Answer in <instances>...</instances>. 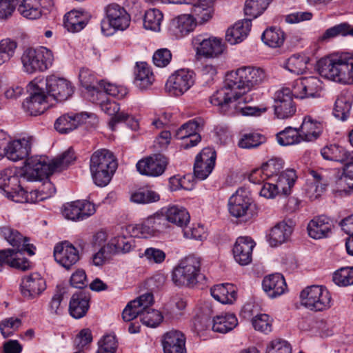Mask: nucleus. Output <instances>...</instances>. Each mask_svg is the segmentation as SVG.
<instances>
[{"mask_svg": "<svg viewBox=\"0 0 353 353\" xmlns=\"http://www.w3.org/2000/svg\"><path fill=\"white\" fill-rule=\"evenodd\" d=\"M252 98L248 94L232 92L225 90H217L210 99V103L217 107V110L223 114L232 116L241 114L244 116H260L266 112L265 108L245 105Z\"/></svg>", "mask_w": 353, "mask_h": 353, "instance_id": "f257e3e1", "label": "nucleus"}, {"mask_svg": "<svg viewBox=\"0 0 353 353\" xmlns=\"http://www.w3.org/2000/svg\"><path fill=\"white\" fill-rule=\"evenodd\" d=\"M318 71L325 79L342 83H353V55L343 53L321 59Z\"/></svg>", "mask_w": 353, "mask_h": 353, "instance_id": "f03ea898", "label": "nucleus"}, {"mask_svg": "<svg viewBox=\"0 0 353 353\" xmlns=\"http://www.w3.org/2000/svg\"><path fill=\"white\" fill-rule=\"evenodd\" d=\"M265 77V71L260 68L241 67L227 74L225 85L219 90L227 89L229 92L247 94L248 92L263 82Z\"/></svg>", "mask_w": 353, "mask_h": 353, "instance_id": "7ed1b4c3", "label": "nucleus"}, {"mask_svg": "<svg viewBox=\"0 0 353 353\" xmlns=\"http://www.w3.org/2000/svg\"><path fill=\"white\" fill-rule=\"evenodd\" d=\"M154 303L152 293H145L128 303L123 311L122 317L125 321H130L138 316L143 325L149 327H156L159 325L163 319L161 313L154 309L150 308Z\"/></svg>", "mask_w": 353, "mask_h": 353, "instance_id": "20e7f679", "label": "nucleus"}, {"mask_svg": "<svg viewBox=\"0 0 353 353\" xmlns=\"http://www.w3.org/2000/svg\"><path fill=\"white\" fill-rule=\"evenodd\" d=\"M117 168L116 159L108 150H97L90 157L91 176L94 183L99 187H105L110 182Z\"/></svg>", "mask_w": 353, "mask_h": 353, "instance_id": "39448f33", "label": "nucleus"}, {"mask_svg": "<svg viewBox=\"0 0 353 353\" xmlns=\"http://www.w3.org/2000/svg\"><path fill=\"white\" fill-rule=\"evenodd\" d=\"M201 258L188 255L179 261L172 272V281L178 287L193 288L205 276L201 272Z\"/></svg>", "mask_w": 353, "mask_h": 353, "instance_id": "423d86ee", "label": "nucleus"}, {"mask_svg": "<svg viewBox=\"0 0 353 353\" xmlns=\"http://www.w3.org/2000/svg\"><path fill=\"white\" fill-rule=\"evenodd\" d=\"M21 61L24 72L32 74L47 70L52 66L54 57L52 51L43 46L25 50Z\"/></svg>", "mask_w": 353, "mask_h": 353, "instance_id": "0eeeda50", "label": "nucleus"}, {"mask_svg": "<svg viewBox=\"0 0 353 353\" xmlns=\"http://www.w3.org/2000/svg\"><path fill=\"white\" fill-rule=\"evenodd\" d=\"M37 78L31 81L27 89L30 96L25 99L22 106L26 114L30 116H37L43 113L49 107V96L44 90L43 82H38Z\"/></svg>", "mask_w": 353, "mask_h": 353, "instance_id": "6e6552de", "label": "nucleus"}, {"mask_svg": "<svg viewBox=\"0 0 353 353\" xmlns=\"http://www.w3.org/2000/svg\"><path fill=\"white\" fill-rule=\"evenodd\" d=\"M26 162V170L20 173V177L27 182L46 179L55 172L52 161L46 156L31 157Z\"/></svg>", "mask_w": 353, "mask_h": 353, "instance_id": "1a4fd4ad", "label": "nucleus"}, {"mask_svg": "<svg viewBox=\"0 0 353 353\" xmlns=\"http://www.w3.org/2000/svg\"><path fill=\"white\" fill-rule=\"evenodd\" d=\"M301 304L313 311H323L331 306V295L323 285H311L303 290L300 294Z\"/></svg>", "mask_w": 353, "mask_h": 353, "instance_id": "9d476101", "label": "nucleus"}, {"mask_svg": "<svg viewBox=\"0 0 353 353\" xmlns=\"http://www.w3.org/2000/svg\"><path fill=\"white\" fill-rule=\"evenodd\" d=\"M37 78L39 83L43 82V89L49 99L52 98L58 102H63L70 98L74 92L72 83L64 78L55 75L48 76L46 79L41 77Z\"/></svg>", "mask_w": 353, "mask_h": 353, "instance_id": "9b49d317", "label": "nucleus"}, {"mask_svg": "<svg viewBox=\"0 0 353 353\" xmlns=\"http://www.w3.org/2000/svg\"><path fill=\"white\" fill-rule=\"evenodd\" d=\"M291 90L295 99L319 98L323 90V82L314 76L301 77L293 82Z\"/></svg>", "mask_w": 353, "mask_h": 353, "instance_id": "f8f14e48", "label": "nucleus"}, {"mask_svg": "<svg viewBox=\"0 0 353 353\" xmlns=\"http://www.w3.org/2000/svg\"><path fill=\"white\" fill-rule=\"evenodd\" d=\"M105 14L108 21L101 22V31L108 35V27H112L114 30H123L130 25V16L125 8L120 5L112 3L105 8Z\"/></svg>", "mask_w": 353, "mask_h": 353, "instance_id": "ddd939ff", "label": "nucleus"}, {"mask_svg": "<svg viewBox=\"0 0 353 353\" xmlns=\"http://www.w3.org/2000/svg\"><path fill=\"white\" fill-rule=\"evenodd\" d=\"M252 200L248 192L245 189L239 188L233 194L228 201V210L230 214L234 217H245V219L252 216Z\"/></svg>", "mask_w": 353, "mask_h": 353, "instance_id": "4468645a", "label": "nucleus"}, {"mask_svg": "<svg viewBox=\"0 0 353 353\" xmlns=\"http://www.w3.org/2000/svg\"><path fill=\"white\" fill-rule=\"evenodd\" d=\"M194 83V72L182 69L177 70L168 78L165 89L174 96H181L187 92Z\"/></svg>", "mask_w": 353, "mask_h": 353, "instance_id": "2eb2a0df", "label": "nucleus"}, {"mask_svg": "<svg viewBox=\"0 0 353 353\" xmlns=\"http://www.w3.org/2000/svg\"><path fill=\"white\" fill-rule=\"evenodd\" d=\"M196 54L205 57H216L221 54L225 49L221 39L210 38L207 35L199 34L192 41Z\"/></svg>", "mask_w": 353, "mask_h": 353, "instance_id": "dca6fc26", "label": "nucleus"}, {"mask_svg": "<svg viewBox=\"0 0 353 353\" xmlns=\"http://www.w3.org/2000/svg\"><path fill=\"white\" fill-rule=\"evenodd\" d=\"M292 92L289 88H283L276 92L274 96V113L279 119H287L296 112Z\"/></svg>", "mask_w": 353, "mask_h": 353, "instance_id": "f3484780", "label": "nucleus"}, {"mask_svg": "<svg viewBox=\"0 0 353 353\" xmlns=\"http://www.w3.org/2000/svg\"><path fill=\"white\" fill-rule=\"evenodd\" d=\"M167 165L166 157L161 154H155L139 160L136 167L141 174L156 177L165 172Z\"/></svg>", "mask_w": 353, "mask_h": 353, "instance_id": "a211bd4d", "label": "nucleus"}, {"mask_svg": "<svg viewBox=\"0 0 353 353\" xmlns=\"http://www.w3.org/2000/svg\"><path fill=\"white\" fill-rule=\"evenodd\" d=\"M95 211L94 205L85 200L68 203L62 208L63 216L72 221L83 220L94 214Z\"/></svg>", "mask_w": 353, "mask_h": 353, "instance_id": "6ab92c4d", "label": "nucleus"}, {"mask_svg": "<svg viewBox=\"0 0 353 353\" xmlns=\"http://www.w3.org/2000/svg\"><path fill=\"white\" fill-rule=\"evenodd\" d=\"M55 261L66 270H69L79 260L78 250L68 241L57 244L54 248Z\"/></svg>", "mask_w": 353, "mask_h": 353, "instance_id": "aec40b11", "label": "nucleus"}, {"mask_svg": "<svg viewBox=\"0 0 353 353\" xmlns=\"http://www.w3.org/2000/svg\"><path fill=\"white\" fill-rule=\"evenodd\" d=\"M46 281L37 272L25 276L21 283V292L28 299H32L40 295L46 289Z\"/></svg>", "mask_w": 353, "mask_h": 353, "instance_id": "412c9836", "label": "nucleus"}, {"mask_svg": "<svg viewBox=\"0 0 353 353\" xmlns=\"http://www.w3.org/2000/svg\"><path fill=\"white\" fill-rule=\"evenodd\" d=\"M199 123L193 119L182 125L176 132L175 137L178 139L184 140L183 145L185 149L196 145L201 139L199 134Z\"/></svg>", "mask_w": 353, "mask_h": 353, "instance_id": "4be33fe9", "label": "nucleus"}, {"mask_svg": "<svg viewBox=\"0 0 353 353\" xmlns=\"http://www.w3.org/2000/svg\"><path fill=\"white\" fill-rule=\"evenodd\" d=\"M176 4L192 5V12L200 23L208 21L212 17L214 0H170Z\"/></svg>", "mask_w": 353, "mask_h": 353, "instance_id": "5701e85b", "label": "nucleus"}, {"mask_svg": "<svg viewBox=\"0 0 353 353\" xmlns=\"http://www.w3.org/2000/svg\"><path fill=\"white\" fill-rule=\"evenodd\" d=\"M163 216L155 214L148 217L143 223L132 227V233L140 238L155 236L162 228Z\"/></svg>", "mask_w": 353, "mask_h": 353, "instance_id": "b1692460", "label": "nucleus"}, {"mask_svg": "<svg viewBox=\"0 0 353 353\" xmlns=\"http://www.w3.org/2000/svg\"><path fill=\"white\" fill-rule=\"evenodd\" d=\"M255 243L250 237H239L232 250L235 261L241 265H246L252 261V250Z\"/></svg>", "mask_w": 353, "mask_h": 353, "instance_id": "393cba45", "label": "nucleus"}, {"mask_svg": "<svg viewBox=\"0 0 353 353\" xmlns=\"http://www.w3.org/2000/svg\"><path fill=\"white\" fill-rule=\"evenodd\" d=\"M164 353H187L185 335L176 330L166 332L162 340Z\"/></svg>", "mask_w": 353, "mask_h": 353, "instance_id": "a878e982", "label": "nucleus"}, {"mask_svg": "<svg viewBox=\"0 0 353 353\" xmlns=\"http://www.w3.org/2000/svg\"><path fill=\"white\" fill-rule=\"evenodd\" d=\"M0 234L12 247L16 248L15 251L24 250L30 256L34 254L32 250L34 248L33 245L28 243V239L23 238L17 230L6 225L0 228Z\"/></svg>", "mask_w": 353, "mask_h": 353, "instance_id": "bb28decb", "label": "nucleus"}, {"mask_svg": "<svg viewBox=\"0 0 353 353\" xmlns=\"http://www.w3.org/2000/svg\"><path fill=\"white\" fill-rule=\"evenodd\" d=\"M31 150V143L29 139H22L10 142L7 141L5 148V155L12 161H17L26 158Z\"/></svg>", "mask_w": 353, "mask_h": 353, "instance_id": "cd10ccee", "label": "nucleus"}, {"mask_svg": "<svg viewBox=\"0 0 353 353\" xmlns=\"http://www.w3.org/2000/svg\"><path fill=\"white\" fill-rule=\"evenodd\" d=\"M90 296L88 292L79 291L72 295L69 304V312L74 319L84 316L89 309Z\"/></svg>", "mask_w": 353, "mask_h": 353, "instance_id": "c85d7f7f", "label": "nucleus"}, {"mask_svg": "<svg viewBox=\"0 0 353 353\" xmlns=\"http://www.w3.org/2000/svg\"><path fill=\"white\" fill-rule=\"evenodd\" d=\"M263 289L271 298L283 294L287 285L282 274L276 273L265 276L262 283Z\"/></svg>", "mask_w": 353, "mask_h": 353, "instance_id": "c756f323", "label": "nucleus"}, {"mask_svg": "<svg viewBox=\"0 0 353 353\" xmlns=\"http://www.w3.org/2000/svg\"><path fill=\"white\" fill-rule=\"evenodd\" d=\"M332 223L325 216H319L312 219L307 225V232L310 237L319 239L327 237L331 232Z\"/></svg>", "mask_w": 353, "mask_h": 353, "instance_id": "7c9ffc66", "label": "nucleus"}, {"mask_svg": "<svg viewBox=\"0 0 353 353\" xmlns=\"http://www.w3.org/2000/svg\"><path fill=\"white\" fill-rule=\"evenodd\" d=\"M100 107L101 110L108 115L112 116L109 121V126L112 130H114L115 125L121 122L125 121L129 114L123 112H119V105L108 99H99Z\"/></svg>", "mask_w": 353, "mask_h": 353, "instance_id": "2f4dec72", "label": "nucleus"}, {"mask_svg": "<svg viewBox=\"0 0 353 353\" xmlns=\"http://www.w3.org/2000/svg\"><path fill=\"white\" fill-rule=\"evenodd\" d=\"M196 19L192 15L183 14L173 20L170 31L176 38H181L192 32L196 26Z\"/></svg>", "mask_w": 353, "mask_h": 353, "instance_id": "473e14b6", "label": "nucleus"}, {"mask_svg": "<svg viewBox=\"0 0 353 353\" xmlns=\"http://www.w3.org/2000/svg\"><path fill=\"white\" fill-rule=\"evenodd\" d=\"M323 130L322 123L312 119L310 116L304 117L300 127L303 141L306 142L316 140L322 134Z\"/></svg>", "mask_w": 353, "mask_h": 353, "instance_id": "72a5a7b5", "label": "nucleus"}, {"mask_svg": "<svg viewBox=\"0 0 353 353\" xmlns=\"http://www.w3.org/2000/svg\"><path fill=\"white\" fill-rule=\"evenodd\" d=\"M212 297L221 303H232L236 299V288L231 283H221L210 289Z\"/></svg>", "mask_w": 353, "mask_h": 353, "instance_id": "f704fd0d", "label": "nucleus"}, {"mask_svg": "<svg viewBox=\"0 0 353 353\" xmlns=\"http://www.w3.org/2000/svg\"><path fill=\"white\" fill-rule=\"evenodd\" d=\"M251 22L249 19L237 21L232 28L228 29L225 39L230 44L234 45L244 40L250 30Z\"/></svg>", "mask_w": 353, "mask_h": 353, "instance_id": "c9c22d12", "label": "nucleus"}, {"mask_svg": "<svg viewBox=\"0 0 353 353\" xmlns=\"http://www.w3.org/2000/svg\"><path fill=\"white\" fill-rule=\"evenodd\" d=\"M134 76V83L140 90L148 88L154 81L153 72L145 62L137 63Z\"/></svg>", "mask_w": 353, "mask_h": 353, "instance_id": "e433bc0d", "label": "nucleus"}, {"mask_svg": "<svg viewBox=\"0 0 353 353\" xmlns=\"http://www.w3.org/2000/svg\"><path fill=\"white\" fill-rule=\"evenodd\" d=\"M292 232V226L280 222L274 226L269 234L268 241L272 247H276L286 242Z\"/></svg>", "mask_w": 353, "mask_h": 353, "instance_id": "4c0bfd02", "label": "nucleus"}, {"mask_svg": "<svg viewBox=\"0 0 353 353\" xmlns=\"http://www.w3.org/2000/svg\"><path fill=\"white\" fill-rule=\"evenodd\" d=\"M321 154L325 160L341 163L347 162L352 158L350 153L345 148L336 144L325 145L321 150Z\"/></svg>", "mask_w": 353, "mask_h": 353, "instance_id": "58836bf2", "label": "nucleus"}, {"mask_svg": "<svg viewBox=\"0 0 353 353\" xmlns=\"http://www.w3.org/2000/svg\"><path fill=\"white\" fill-rule=\"evenodd\" d=\"M165 219L178 226L183 227L190 221V214L187 210L181 206L171 205L163 209Z\"/></svg>", "mask_w": 353, "mask_h": 353, "instance_id": "ea45409f", "label": "nucleus"}, {"mask_svg": "<svg viewBox=\"0 0 353 353\" xmlns=\"http://www.w3.org/2000/svg\"><path fill=\"white\" fill-rule=\"evenodd\" d=\"M297 179L296 172L294 169H287L281 172V174L272 181L274 183L279 192L285 196L291 193V190Z\"/></svg>", "mask_w": 353, "mask_h": 353, "instance_id": "a19ab883", "label": "nucleus"}, {"mask_svg": "<svg viewBox=\"0 0 353 353\" xmlns=\"http://www.w3.org/2000/svg\"><path fill=\"white\" fill-rule=\"evenodd\" d=\"M98 85L99 88L101 90L96 91L98 99H105L106 94L121 99L128 93L126 88L107 82L104 80L100 81Z\"/></svg>", "mask_w": 353, "mask_h": 353, "instance_id": "79ce46f5", "label": "nucleus"}, {"mask_svg": "<svg viewBox=\"0 0 353 353\" xmlns=\"http://www.w3.org/2000/svg\"><path fill=\"white\" fill-rule=\"evenodd\" d=\"M352 101L353 99L350 94H340L334 103V116L341 121H345L350 115Z\"/></svg>", "mask_w": 353, "mask_h": 353, "instance_id": "37998d69", "label": "nucleus"}, {"mask_svg": "<svg viewBox=\"0 0 353 353\" xmlns=\"http://www.w3.org/2000/svg\"><path fill=\"white\" fill-rule=\"evenodd\" d=\"M88 23L86 17L80 12H69L64 17V26L70 32H77L81 30Z\"/></svg>", "mask_w": 353, "mask_h": 353, "instance_id": "c03bdc74", "label": "nucleus"}, {"mask_svg": "<svg viewBox=\"0 0 353 353\" xmlns=\"http://www.w3.org/2000/svg\"><path fill=\"white\" fill-rule=\"evenodd\" d=\"M285 37L283 31L276 27L267 28L261 35L263 43L271 48H279L281 46L285 41Z\"/></svg>", "mask_w": 353, "mask_h": 353, "instance_id": "a18cd8bd", "label": "nucleus"}, {"mask_svg": "<svg viewBox=\"0 0 353 353\" xmlns=\"http://www.w3.org/2000/svg\"><path fill=\"white\" fill-rule=\"evenodd\" d=\"M237 324V319L234 314H225L214 318L212 330L216 332L226 333L234 329Z\"/></svg>", "mask_w": 353, "mask_h": 353, "instance_id": "49530a36", "label": "nucleus"}, {"mask_svg": "<svg viewBox=\"0 0 353 353\" xmlns=\"http://www.w3.org/2000/svg\"><path fill=\"white\" fill-rule=\"evenodd\" d=\"M23 251L25 250H19L15 251V250L7 249L6 253L8 254H6L5 264L22 271L29 270L30 268V263L27 259L21 256Z\"/></svg>", "mask_w": 353, "mask_h": 353, "instance_id": "de8ad7c7", "label": "nucleus"}, {"mask_svg": "<svg viewBox=\"0 0 353 353\" xmlns=\"http://www.w3.org/2000/svg\"><path fill=\"white\" fill-rule=\"evenodd\" d=\"M272 0H246L244 13L252 21L260 16L268 7Z\"/></svg>", "mask_w": 353, "mask_h": 353, "instance_id": "09e8293b", "label": "nucleus"}, {"mask_svg": "<svg viewBox=\"0 0 353 353\" xmlns=\"http://www.w3.org/2000/svg\"><path fill=\"white\" fill-rule=\"evenodd\" d=\"M279 143L281 145H290L299 143L303 141L299 129L288 127L276 135Z\"/></svg>", "mask_w": 353, "mask_h": 353, "instance_id": "8fccbe9b", "label": "nucleus"}, {"mask_svg": "<svg viewBox=\"0 0 353 353\" xmlns=\"http://www.w3.org/2000/svg\"><path fill=\"white\" fill-rule=\"evenodd\" d=\"M80 123V116L64 114L54 123V128L61 134H66L76 129Z\"/></svg>", "mask_w": 353, "mask_h": 353, "instance_id": "3c124183", "label": "nucleus"}, {"mask_svg": "<svg viewBox=\"0 0 353 353\" xmlns=\"http://www.w3.org/2000/svg\"><path fill=\"white\" fill-rule=\"evenodd\" d=\"M347 34L353 35V28L350 29V26L347 23H341L327 29L324 33L319 37L318 41L327 42L336 37H344Z\"/></svg>", "mask_w": 353, "mask_h": 353, "instance_id": "603ef678", "label": "nucleus"}, {"mask_svg": "<svg viewBox=\"0 0 353 353\" xmlns=\"http://www.w3.org/2000/svg\"><path fill=\"white\" fill-rule=\"evenodd\" d=\"M308 62V57L304 54H294L287 59L285 68L292 73L300 74L306 70Z\"/></svg>", "mask_w": 353, "mask_h": 353, "instance_id": "864d4df0", "label": "nucleus"}, {"mask_svg": "<svg viewBox=\"0 0 353 353\" xmlns=\"http://www.w3.org/2000/svg\"><path fill=\"white\" fill-rule=\"evenodd\" d=\"M20 174H17V169L14 168H7L0 170V189L5 194L6 189L21 183Z\"/></svg>", "mask_w": 353, "mask_h": 353, "instance_id": "5fc2aeb1", "label": "nucleus"}, {"mask_svg": "<svg viewBox=\"0 0 353 353\" xmlns=\"http://www.w3.org/2000/svg\"><path fill=\"white\" fill-rule=\"evenodd\" d=\"M162 20L163 14L159 10L150 9L144 14V28L152 31H159Z\"/></svg>", "mask_w": 353, "mask_h": 353, "instance_id": "6e6d98bb", "label": "nucleus"}, {"mask_svg": "<svg viewBox=\"0 0 353 353\" xmlns=\"http://www.w3.org/2000/svg\"><path fill=\"white\" fill-rule=\"evenodd\" d=\"M19 12L26 18L36 19L41 16V10L36 0H22L19 5Z\"/></svg>", "mask_w": 353, "mask_h": 353, "instance_id": "4d7b16f0", "label": "nucleus"}, {"mask_svg": "<svg viewBox=\"0 0 353 353\" xmlns=\"http://www.w3.org/2000/svg\"><path fill=\"white\" fill-rule=\"evenodd\" d=\"M332 281L339 286L353 285V267L340 268L333 274Z\"/></svg>", "mask_w": 353, "mask_h": 353, "instance_id": "13d9d810", "label": "nucleus"}, {"mask_svg": "<svg viewBox=\"0 0 353 353\" xmlns=\"http://www.w3.org/2000/svg\"><path fill=\"white\" fill-rule=\"evenodd\" d=\"M265 141V138L259 133H246L239 139L238 145L241 148L251 149L259 146Z\"/></svg>", "mask_w": 353, "mask_h": 353, "instance_id": "bf43d9fd", "label": "nucleus"}, {"mask_svg": "<svg viewBox=\"0 0 353 353\" xmlns=\"http://www.w3.org/2000/svg\"><path fill=\"white\" fill-rule=\"evenodd\" d=\"M21 183L11 186L8 189H6L5 195L10 200L16 203H26L27 201L28 192L22 188V184L26 181H23L20 177Z\"/></svg>", "mask_w": 353, "mask_h": 353, "instance_id": "052dcab7", "label": "nucleus"}, {"mask_svg": "<svg viewBox=\"0 0 353 353\" xmlns=\"http://www.w3.org/2000/svg\"><path fill=\"white\" fill-rule=\"evenodd\" d=\"M272 322L273 319L266 314H258L252 319L254 328L266 334L272 332Z\"/></svg>", "mask_w": 353, "mask_h": 353, "instance_id": "680f3d73", "label": "nucleus"}, {"mask_svg": "<svg viewBox=\"0 0 353 353\" xmlns=\"http://www.w3.org/2000/svg\"><path fill=\"white\" fill-rule=\"evenodd\" d=\"M263 170L266 172V176L272 181L279 176L284 166V161L280 158H272L263 165Z\"/></svg>", "mask_w": 353, "mask_h": 353, "instance_id": "e2e57ef3", "label": "nucleus"}, {"mask_svg": "<svg viewBox=\"0 0 353 353\" xmlns=\"http://www.w3.org/2000/svg\"><path fill=\"white\" fill-rule=\"evenodd\" d=\"M17 43L10 39L0 41V65L8 61L14 55Z\"/></svg>", "mask_w": 353, "mask_h": 353, "instance_id": "0e129e2a", "label": "nucleus"}, {"mask_svg": "<svg viewBox=\"0 0 353 353\" xmlns=\"http://www.w3.org/2000/svg\"><path fill=\"white\" fill-rule=\"evenodd\" d=\"M76 160V156L74 150L72 148H69L65 151L59 157L52 160L54 169L55 172L61 171L65 169L70 163H73Z\"/></svg>", "mask_w": 353, "mask_h": 353, "instance_id": "69168bd1", "label": "nucleus"}, {"mask_svg": "<svg viewBox=\"0 0 353 353\" xmlns=\"http://www.w3.org/2000/svg\"><path fill=\"white\" fill-rule=\"evenodd\" d=\"M117 347L115 336L111 334L105 335L99 342L97 353H115Z\"/></svg>", "mask_w": 353, "mask_h": 353, "instance_id": "338daca9", "label": "nucleus"}, {"mask_svg": "<svg viewBox=\"0 0 353 353\" xmlns=\"http://www.w3.org/2000/svg\"><path fill=\"white\" fill-rule=\"evenodd\" d=\"M266 353H292V347L288 341L275 339L268 345Z\"/></svg>", "mask_w": 353, "mask_h": 353, "instance_id": "774afa93", "label": "nucleus"}]
</instances>
